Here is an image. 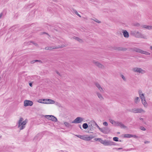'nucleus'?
<instances>
[{
    "instance_id": "obj_16",
    "label": "nucleus",
    "mask_w": 152,
    "mask_h": 152,
    "mask_svg": "<svg viewBox=\"0 0 152 152\" xmlns=\"http://www.w3.org/2000/svg\"><path fill=\"white\" fill-rule=\"evenodd\" d=\"M122 32L123 33V34L124 37L125 38H128L129 35L128 32L126 31L125 30H123Z\"/></svg>"
},
{
    "instance_id": "obj_31",
    "label": "nucleus",
    "mask_w": 152,
    "mask_h": 152,
    "mask_svg": "<svg viewBox=\"0 0 152 152\" xmlns=\"http://www.w3.org/2000/svg\"><path fill=\"white\" fill-rule=\"evenodd\" d=\"M141 99H144L145 98L144 94H142L139 95Z\"/></svg>"
},
{
    "instance_id": "obj_24",
    "label": "nucleus",
    "mask_w": 152,
    "mask_h": 152,
    "mask_svg": "<svg viewBox=\"0 0 152 152\" xmlns=\"http://www.w3.org/2000/svg\"><path fill=\"white\" fill-rule=\"evenodd\" d=\"M73 38L75 39L76 40H77V41L79 42H83V40L82 39H80L79 37H73Z\"/></svg>"
},
{
    "instance_id": "obj_17",
    "label": "nucleus",
    "mask_w": 152,
    "mask_h": 152,
    "mask_svg": "<svg viewBox=\"0 0 152 152\" xmlns=\"http://www.w3.org/2000/svg\"><path fill=\"white\" fill-rule=\"evenodd\" d=\"M114 49L116 50L120 51H125L126 50V49L125 48L119 47L115 48Z\"/></svg>"
},
{
    "instance_id": "obj_43",
    "label": "nucleus",
    "mask_w": 152,
    "mask_h": 152,
    "mask_svg": "<svg viewBox=\"0 0 152 152\" xmlns=\"http://www.w3.org/2000/svg\"><path fill=\"white\" fill-rule=\"evenodd\" d=\"M3 15V13L1 12L0 14V19L1 18V17Z\"/></svg>"
},
{
    "instance_id": "obj_40",
    "label": "nucleus",
    "mask_w": 152,
    "mask_h": 152,
    "mask_svg": "<svg viewBox=\"0 0 152 152\" xmlns=\"http://www.w3.org/2000/svg\"><path fill=\"white\" fill-rule=\"evenodd\" d=\"M31 42L33 43L36 46H38V45L37 44V43H36L34 42Z\"/></svg>"
},
{
    "instance_id": "obj_44",
    "label": "nucleus",
    "mask_w": 152,
    "mask_h": 152,
    "mask_svg": "<svg viewBox=\"0 0 152 152\" xmlns=\"http://www.w3.org/2000/svg\"><path fill=\"white\" fill-rule=\"evenodd\" d=\"M36 62H38L39 63H42V62L40 60H36Z\"/></svg>"
},
{
    "instance_id": "obj_14",
    "label": "nucleus",
    "mask_w": 152,
    "mask_h": 152,
    "mask_svg": "<svg viewBox=\"0 0 152 152\" xmlns=\"http://www.w3.org/2000/svg\"><path fill=\"white\" fill-rule=\"evenodd\" d=\"M62 46H50V47H47L45 48V49L46 50H52L53 49H58L60 48L63 47Z\"/></svg>"
},
{
    "instance_id": "obj_42",
    "label": "nucleus",
    "mask_w": 152,
    "mask_h": 152,
    "mask_svg": "<svg viewBox=\"0 0 152 152\" xmlns=\"http://www.w3.org/2000/svg\"><path fill=\"white\" fill-rule=\"evenodd\" d=\"M36 62V60H34L31 61V64H33V63H35Z\"/></svg>"
},
{
    "instance_id": "obj_20",
    "label": "nucleus",
    "mask_w": 152,
    "mask_h": 152,
    "mask_svg": "<svg viewBox=\"0 0 152 152\" xmlns=\"http://www.w3.org/2000/svg\"><path fill=\"white\" fill-rule=\"evenodd\" d=\"M134 102L136 104H138L139 103L140 101V99L139 97H135L134 98Z\"/></svg>"
},
{
    "instance_id": "obj_28",
    "label": "nucleus",
    "mask_w": 152,
    "mask_h": 152,
    "mask_svg": "<svg viewBox=\"0 0 152 152\" xmlns=\"http://www.w3.org/2000/svg\"><path fill=\"white\" fill-rule=\"evenodd\" d=\"M76 136L78 137H79L81 139H82L83 140L84 139L85 136L81 135H76Z\"/></svg>"
},
{
    "instance_id": "obj_3",
    "label": "nucleus",
    "mask_w": 152,
    "mask_h": 152,
    "mask_svg": "<svg viewBox=\"0 0 152 152\" xmlns=\"http://www.w3.org/2000/svg\"><path fill=\"white\" fill-rule=\"evenodd\" d=\"M132 34L135 37L137 38H142L145 39L148 38L147 35L143 34L138 31H134L133 32Z\"/></svg>"
},
{
    "instance_id": "obj_30",
    "label": "nucleus",
    "mask_w": 152,
    "mask_h": 152,
    "mask_svg": "<svg viewBox=\"0 0 152 152\" xmlns=\"http://www.w3.org/2000/svg\"><path fill=\"white\" fill-rule=\"evenodd\" d=\"M141 99V101H142V104H145L146 103V102L145 100V98H144V99Z\"/></svg>"
},
{
    "instance_id": "obj_33",
    "label": "nucleus",
    "mask_w": 152,
    "mask_h": 152,
    "mask_svg": "<svg viewBox=\"0 0 152 152\" xmlns=\"http://www.w3.org/2000/svg\"><path fill=\"white\" fill-rule=\"evenodd\" d=\"M113 140L115 141H118V137H114L113 138Z\"/></svg>"
},
{
    "instance_id": "obj_23",
    "label": "nucleus",
    "mask_w": 152,
    "mask_h": 152,
    "mask_svg": "<svg viewBox=\"0 0 152 152\" xmlns=\"http://www.w3.org/2000/svg\"><path fill=\"white\" fill-rule=\"evenodd\" d=\"M132 134H124V137L125 138H129L132 137Z\"/></svg>"
},
{
    "instance_id": "obj_36",
    "label": "nucleus",
    "mask_w": 152,
    "mask_h": 152,
    "mask_svg": "<svg viewBox=\"0 0 152 152\" xmlns=\"http://www.w3.org/2000/svg\"><path fill=\"white\" fill-rule=\"evenodd\" d=\"M121 77H122V79L124 80V81H126V79L125 78V77L122 75H121Z\"/></svg>"
},
{
    "instance_id": "obj_46",
    "label": "nucleus",
    "mask_w": 152,
    "mask_h": 152,
    "mask_svg": "<svg viewBox=\"0 0 152 152\" xmlns=\"http://www.w3.org/2000/svg\"><path fill=\"white\" fill-rule=\"evenodd\" d=\"M77 16H79L80 17H81V16L79 15V14H78L77 12V13L76 14Z\"/></svg>"
},
{
    "instance_id": "obj_37",
    "label": "nucleus",
    "mask_w": 152,
    "mask_h": 152,
    "mask_svg": "<svg viewBox=\"0 0 152 152\" xmlns=\"http://www.w3.org/2000/svg\"><path fill=\"white\" fill-rule=\"evenodd\" d=\"M103 124L105 126H107L108 123L107 122H104L103 123Z\"/></svg>"
},
{
    "instance_id": "obj_18",
    "label": "nucleus",
    "mask_w": 152,
    "mask_h": 152,
    "mask_svg": "<svg viewBox=\"0 0 152 152\" xmlns=\"http://www.w3.org/2000/svg\"><path fill=\"white\" fill-rule=\"evenodd\" d=\"M94 137L92 136H84V140L89 141L93 139Z\"/></svg>"
},
{
    "instance_id": "obj_10",
    "label": "nucleus",
    "mask_w": 152,
    "mask_h": 152,
    "mask_svg": "<svg viewBox=\"0 0 152 152\" xmlns=\"http://www.w3.org/2000/svg\"><path fill=\"white\" fill-rule=\"evenodd\" d=\"M131 111L134 113H139L142 112L144 113L145 112V111L141 108L133 109Z\"/></svg>"
},
{
    "instance_id": "obj_26",
    "label": "nucleus",
    "mask_w": 152,
    "mask_h": 152,
    "mask_svg": "<svg viewBox=\"0 0 152 152\" xmlns=\"http://www.w3.org/2000/svg\"><path fill=\"white\" fill-rule=\"evenodd\" d=\"M88 126V125L86 123H84L83 125V127L84 129H87Z\"/></svg>"
},
{
    "instance_id": "obj_5",
    "label": "nucleus",
    "mask_w": 152,
    "mask_h": 152,
    "mask_svg": "<svg viewBox=\"0 0 152 152\" xmlns=\"http://www.w3.org/2000/svg\"><path fill=\"white\" fill-rule=\"evenodd\" d=\"M132 70L135 72L138 73L142 74L146 72V71L145 70L139 67H134L132 69Z\"/></svg>"
},
{
    "instance_id": "obj_41",
    "label": "nucleus",
    "mask_w": 152,
    "mask_h": 152,
    "mask_svg": "<svg viewBox=\"0 0 152 152\" xmlns=\"http://www.w3.org/2000/svg\"><path fill=\"white\" fill-rule=\"evenodd\" d=\"M135 26H136L137 27H139L140 26V24L139 23H137L135 24Z\"/></svg>"
},
{
    "instance_id": "obj_38",
    "label": "nucleus",
    "mask_w": 152,
    "mask_h": 152,
    "mask_svg": "<svg viewBox=\"0 0 152 152\" xmlns=\"http://www.w3.org/2000/svg\"><path fill=\"white\" fill-rule=\"evenodd\" d=\"M138 93L139 95H141V94H142V91L141 90H139L138 91Z\"/></svg>"
},
{
    "instance_id": "obj_11",
    "label": "nucleus",
    "mask_w": 152,
    "mask_h": 152,
    "mask_svg": "<svg viewBox=\"0 0 152 152\" xmlns=\"http://www.w3.org/2000/svg\"><path fill=\"white\" fill-rule=\"evenodd\" d=\"M95 123L94 121H91L88 123V126L90 127L91 130H92L95 128L94 126H95Z\"/></svg>"
},
{
    "instance_id": "obj_27",
    "label": "nucleus",
    "mask_w": 152,
    "mask_h": 152,
    "mask_svg": "<svg viewBox=\"0 0 152 152\" xmlns=\"http://www.w3.org/2000/svg\"><path fill=\"white\" fill-rule=\"evenodd\" d=\"M96 141H98L100 142L102 144L103 140L101 138H96L94 139Z\"/></svg>"
},
{
    "instance_id": "obj_34",
    "label": "nucleus",
    "mask_w": 152,
    "mask_h": 152,
    "mask_svg": "<svg viewBox=\"0 0 152 152\" xmlns=\"http://www.w3.org/2000/svg\"><path fill=\"white\" fill-rule=\"evenodd\" d=\"M140 129L142 131H145L146 130V129L143 126H140Z\"/></svg>"
},
{
    "instance_id": "obj_4",
    "label": "nucleus",
    "mask_w": 152,
    "mask_h": 152,
    "mask_svg": "<svg viewBox=\"0 0 152 152\" xmlns=\"http://www.w3.org/2000/svg\"><path fill=\"white\" fill-rule=\"evenodd\" d=\"M132 50L133 51H135L139 53L142 54H144L146 55H150V53L142 50L139 48H132Z\"/></svg>"
},
{
    "instance_id": "obj_25",
    "label": "nucleus",
    "mask_w": 152,
    "mask_h": 152,
    "mask_svg": "<svg viewBox=\"0 0 152 152\" xmlns=\"http://www.w3.org/2000/svg\"><path fill=\"white\" fill-rule=\"evenodd\" d=\"M95 126H96L100 130V131L102 132H104V131L103 130V129H102L101 128L99 127V126L97 124L95 123Z\"/></svg>"
},
{
    "instance_id": "obj_54",
    "label": "nucleus",
    "mask_w": 152,
    "mask_h": 152,
    "mask_svg": "<svg viewBox=\"0 0 152 152\" xmlns=\"http://www.w3.org/2000/svg\"><path fill=\"white\" fill-rule=\"evenodd\" d=\"M147 142H148V141H145L144 142H145V143H146Z\"/></svg>"
},
{
    "instance_id": "obj_35",
    "label": "nucleus",
    "mask_w": 152,
    "mask_h": 152,
    "mask_svg": "<svg viewBox=\"0 0 152 152\" xmlns=\"http://www.w3.org/2000/svg\"><path fill=\"white\" fill-rule=\"evenodd\" d=\"M71 11L73 12H74L75 13V14L77 13V12L76 11V10L74 9H72L71 10Z\"/></svg>"
},
{
    "instance_id": "obj_53",
    "label": "nucleus",
    "mask_w": 152,
    "mask_h": 152,
    "mask_svg": "<svg viewBox=\"0 0 152 152\" xmlns=\"http://www.w3.org/2000/svg\"><path fill=\"white\" fill-rule=\"evenodd\" d=\"M29 105H24V106L26 107L27 106H28ZM30 106H31L32 105H30Z\"/></svg>"
},
{
    "instance_id": "obj_55",
    "label": "nucleus",
    "mask_w": 152,
    "mask_h": 152,
    "mask_svg": "<svg viewBox=\"0 0 152 152\" xmlns=\"http://www.w3.org/2000/svg\"><path fill=\"white\" fill-rule=\"evenodd\" d=\"M145 107H147V105H144Z\"/></svg>"
},
{
    "instance_id": "obj_13",
    "label": "nucleus",
    "mask_w": 152,
    "mask_h": 152,
    "mask_svg": "<svg viewBox=\"0 0 152 152\" xmlns=\"http://www.w3.org/2000/svg\"><path fill=\"white\" fill-rule=\"evenodd\" d=\"M94 85L101 93H103L104 92V91L102 88L101 87L100 84L99 83L95 82L94 83Z\"/></svg>"
},
{
    "instance_id": "obj_47",
    "label": "nucleus",
    "mask_w": 152,
    "mask_h": 152,
    "mask_svg": "<svg viewBox=\"0 0 152 152\" xmlns=\"http://www.w3.org/2000/svg\"><path fill=\"white\" fill-rule=\"evenodd\" d=\"M29 86L31 87H32V83H29Z\"/></svg>"
},
{
    "instance_id": "obj_6",
    "label": "nucleus",
    "mask_w": 152,
    "mask_h": 152,
    "mask_svg": "<svg viewBox=\"0 0 152 152\" xmlns=\"http://www.w3.org/2000/svg\"><path fill=\"white\" fill-rule=\"evenodd\" d=\"M115 143L111 141L110 140H103L102 144L104 145H115Z\"/></svg>"
},
{
    "instance_id": "obj_21",
    "label": "nucleus",
    "mask_w": 152,
    "mask_h": 152,
    "mask_svg": "<svg viewBox=\"0 0 152 152\" xmlns=\"http://www.w3.org/2000/svg\"><path fill=\"white\" fill-rule=\"evenodd\" d=\"M96 94L100 100H102L104 99L103 97L100 93L97 92H96Z\"/></svg>"
},
{
    "instance_id": "obj_9",
    "label": "nucleus",
    "mask_w": 152,
    "mask_h": 152,
    "mask_svg": "<svg viewBox=\"0 0 152 152\" xmlns=\"http://www.w3.org/2000/svg\"><path fill=\"white\" fill-rule=\"evenodd\" d=\"M83 118L80 117H77L75 120L72 122V123H80L83 121Z\"/></svg>"
},
{
    "instance_id": "obj_48",
    "label": "nucleus",
    "mask_w": 152,
    "mask_h": 152,
    "mask_svg": "<svg viewBox=\"0 0 152 152\" xmlns=\"http://www.w3.org/2000/svg\"><path fill=\"white\" fill-rule=\"evenodd\" d=\"M132 137H134V138H137V137L136 135H132Z\"/></svg>"
},
{
    "instance_id": "obj_45",
    "label": "nucleus",
    "mask_w": 152,
    "mask_h": 152,
    "mask_svg": "<svg viewBox=\"0 0 152 152\" xmlns=\"http://www.w3.org/2000/svg\"><path fill=\"white\" fill-rule=\"evenodd\" d=\"M56 73H57L58 75H59L60 76H61V75L60 74V73H59L58 72V71H56Z\"/></svg>"
},
{
    "instance_id": "obj_1",
    "label": "nucleus",
    "mask_w": 152,
    "mask_h": 152,
    "mask_svg": "<svg viewBox=\"0 0 152 152\" xmlns=\"http://www.w3.org/2000/svg\"><path fill=\"white\" fill-rule=\"evenodd\" d=\"M37 102H38L46 104H58L57 102H55L53 100L50 99H39L38 100Z\"/></svg>"
},
{
    "instance_id": "obj_2",
    "label": "nucleus",
    "mask_w": 152,
    "mask_h": 152,
    "mask_svg": "<svg viewBox=\"0 0 152 152\" xmlns=\"http://www.w3.org/2000/svg\"><path fill=\"white\" fill-rule=\"evenodd\" d=\"M23 118H20L18 123V127L19 128L20 130H22L25 128V125L27 122V119L23 121Z\"/></svg>"
},
{
    "instance_id": "obj_39",
    "label": "nucleus",
    "mask_w": 152,
    "mask_h": 152,
    "mask_svg": "<svg viewBox=\"0 0 152 152\" xmlns=\"http://www.w3.org/2000/svg\"><path fill=\"white\" fill-rule=\"evenodd\" d=\"M94 21L98 23H101L100 21H99L97 19H95V20H94Z\"/></svg>"
},
{
    "instance_id": "obj_19",
    "label": "nucleus",
    "mask_w": 152,
    "mask_h": 152,
    "mask_svg": "<svg viewBox=\"0 0 152 152\" xmlns=\"http://www.w3.org/2000/svg\"><path fill=\"white\" fill-rule=\"evenodd\" d=\"M33 102L30 100H25L24 101V104H33Z\"/></svg>"
},
{
    "instance_id": "obj_15",
    "label": "nucleus",
    "mask_w": 152,
    "mask_h": 152,
    "mask_svg": "<svg viewBox=\"0 0 152 152\" xmlns=\"http://www.w3.org/2000/svg\"><path fill=\"white\" fill-rule=\"evenodd\" d=\"M142 27L148 30H151L152 29V26H148L146 25H143L141 26Z\"/></svg>"
},
{
    "instance_id": "obj_56",
    "label": "nucleus",
    "mask_w": 152,
    "mask_h": 152,
    "mask_svg": "<svg viewBox=\"0 0 152 152\" xmlns=\"http://www.w3.org/2000/svg\"><path fill=\"white\" fill-rule=\"evenodd\" d=\"M1 137V136H0V137Z\"/></svg>"
},
{
    "instance_id": "obj_7",
    "label": "nucleus",
    "mask_w": 152,
    "mask_h": 152,
    "mask_svg": "<svg viewBox=\"0 0 152 152\" xmlns=\"http://www.w3.org/2000/svg\"><path fill=\"white\" fill-rule=\"evenodd\" d=\"M45 117L49 120L55 122H57V118L53 115H46L45 116Z\"/></svg>"
},
{
    "instance_id": "obj_29",
    "label": "nucleus",
    "mask_w": 152,
    "mask_h": 152,
    "mask_svg": "<svg viewBox=\"0 0 152 152\" xmlns=\"http://www.w3.org/2000/svg\"><path fill=\"white\" fill-rule=\"evenodd\" d=\"M64 124L67 127H69L71 126V124L68 122H64Z\"/></svg>"
},
{
    "instance_id": "obj_52",
    "label": "nucleus",
    "mask_w": 152,
    "mask_h": 152,
    "mask_svg": "<svg viewBox=\"0 0 152 152\" xmlns=\"http://www.w3.org/2000/svg\"><path fill=\"white\" fill-rule=\"evenodd\" d=\"M44 33L45 34H47L48 35H49L48 34V33H46V32H44Z\"/></svg>"
},
{
    "instance_id": "obj_32",
    "label": "nucleus",
    "mask_w": 152,
    "mask_h": 152,
    "mask_svg": "<svg viewBox=\"0 0 152 152\" xmlns=\"http://www.w3.org/2000/svg\"><path fill=\"white\" fill-rule=\"evenodd\" d=\"M109 121L112 124H114V125H115V122H115L113 120L110 119Z\"/></svg>"
},
{
    "instance_id": "obj_8",
    "label": "nucleus",
    "mask_w": 152,
    "mask_h": 152,
    "mask_svg": "<svg viewBox=\"0 0 152 152\" xmlns=\"http://www.w3.org/2000/svg\"><path fill=\"white\" fill-rule=\"evenodd\" d=\"M93 63L96 66H98L99 68L104 69L105 68L104 66L103 65L100 63L98 61H93Z\"/></svg>"
},
{
    "instance_id": "obj_50",
    "label": "nucleus",
    "mask_w": 152,
    "mask_h": 152,
    "mask_svg": "<svg viewBox=\"0 0 152 152\" xmlns=\"http://www.w3.org/2000/svg\"><path fill=\"white\" fill-rule=\"evenodd\" d=\"M150 49L152 50V46L150 47Z\"/></svg>"
},
{
    "instance_id": "obj_51",
    "label": "nucleus",
    "mask_w": 152,
    "mask_h": 152,
    "mask_svg": "<svg viewBox=\"0 0 152 152\" xmlns=\"http://www.w3.org/2000/svg\"><path fill=\"white\" fill-rule=\"evenodd\" d=\"M122 149V148H118V149H118V150H120V149Z\"/></svg>"
},
{
    "instance_id": "obj_12",
    "label": "nucleus",
    "mask_w": 152,
    "mask_h": 152,
    "mask_svg": "<svg viewBox=\"0 0 152 152\" xmlns=\"http://www.w3.org/2000/svg\"><path fill=\"white\" fill-rule=\"evenodd\" d=\"M115 126H119L121 128L124 129L127 128V127L125 126L121 122L117 121L116 122H115Z\"/></svg>"
},
{
    "instance_id": "obj_49",
    "label": "nucleus",
    "mask_w": 152,
    "mask_h": 152,
    "mask_svg": "<svg viewBox=\"0 0 152 152\" xmlns=\"http://www.w3.org/2000/svg\"><path fill=\"white\" fill-rule=\"evenodd\" d=\"M140 120H141L142 121H143V119L142 118H140Z\"/></svg>"
},
{
    "instance_id": "obj_22",
    "label": "nucleus",
    "mask_w": 152,
    "mask_h": 152,
    "mask_svg": "<svg viewBox=\"0 0 152 152\" xmlns=\"http://www.w3.org/2000/svg\"><path fill=\"white\" fill-rule=\"evenodd\" d=\"M102 129H103L104 130V132H102L104 134H107L108 132H109V130L108 128L107 127H104L103 128H102Z\"/></svg>"
}]
</instances>
